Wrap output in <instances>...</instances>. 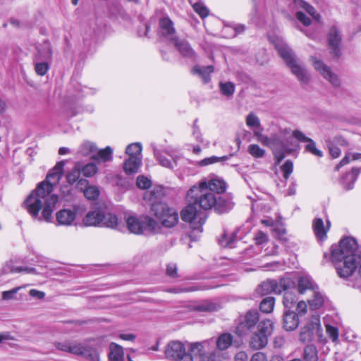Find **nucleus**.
I'll return each instance as SVG.
<instances>
[{
  "mask_svg": "<svg viewBox=\"0 0 361 361\" xmlns=\"http://www.w3.org/2000/svg\"><path fill=\"white\" fill-rule=\"evenodd\" d=\"M65 161L56 163L47 175L46 180L40 183L25 200L23 205L29 214L35 220L49 222L59 201L58 195L53 194L63 174Z\"/></svg>",
  "mask_w": 361,
  "mask_h": 361,
  "instance_id": "f257e3e1",
  "label": "nucleus"
},
{
  "mask_svg": "<svg viewBox=\"0 0 361 361\" xmlns=\"http://www.w3.org/2000/svg\"><path fill=\"white\" fill-rule=\"evenodd\" d=\"M326 332L328 333V334L329 335L333 341H336L338 339V333L336 328L328 325L326 326Z\"/></svg>",
  "mask_w": 361,
  "mask_h": 361,
  "instance_id": "774afa93",
  "label": "nucleus"
},
{
  "mask_svg": "<svg viewBox=\"0 0 361 361\" xmlns=\"http://www.w3.org/2000/svg\"><path fill=\"white\" fill-rule=\"evenodd\" d=\"M293 286L290 279H281L276 280H267L264 281L257 288V292L261 295H267L271 293L281 294L283 291L290 289Z\"/></svg>",
  "mask_w": 361,
  "mask_h": 361,
  "instance_id": "9b49d317",
  "label": "nucleus"
},
{
  "mask_svg": "<svg viewBox=\"0 0 361 361\" xmlns=\"http://www.w3.org/2000/svg\"><path fill=\"white\" fill-rule=\"evenodd\" d=\"M327 41L332 57L336 59H339L342 55V35L337 26L332 25L330 27L327 35Z\"/></svg>",
  "mask_w": 361,
  "mask_h": 361,
  "instance_id": "ddd939ff",
  "label": "nucleus"
},
{
  "mask_svg": "<svg viewBox=\"0 0 361 361\" xmlns=\"http://www.w3.org/2000/svg\"><path fill=\"white\" fill-rule=\"evenodd\" d=\"M97 150L96 145L90 141L84 142L80 147L79 152L84 156L94 154Z\"/></svg>",
  "mask_w": 361,
  "mask_h": 361,
  "instance_id": "a19ab883",
  "label": "nucleus"
},
{
  "mask_svg": "<svg viewBox=\"0 0 361 361\" xmlns=\"http://www.w3.org/2000/svg\"><path fill=\"white\" fill-rule=\"evenodd\" d=\"M84 195L88 200H96L99 195V190L96 186H88L84 190Z\"/></svg>",
  "mask_w": 361,
  "mask_h": 361,
  "instance_id": "3c124183",
  "label": "nucleus"
},
{
  "mask_svg": "<svg viewBox=\"0 0 361 361\" xmlns=\"http://www.w3.org/2000/svg\"><path fill=\"white\" fill-rule=\"evenodd\" d=\"M330 226L329 221H326V226H325L321 218H315L312 222V228L316 237L320 240L326 239V233L329 230Z\"/></svg>",
  "mask_w": 361,
  "mask_h": 361,
  "instance_id": "aec40b11",
  "label": "nucleus"
},
{
  "mask_svg": "<svg viewBox=\"0 0 361 361\" xmlns=\"http://www.w3.org/2000/svg\"><path fill=\"white\" fill-rule=\"evenodd\" d=\"M312 332L310 327L305 326L301 329L300 334V341L305 343L312 339Z\"/></svg>",
  "mask_w": 361,
  "mask_h": 361,
  "instance_id": "13d9d810",
  "label": "nucleus"
},
{
  "mask_svg": "<svg viewBox=\"0 0 361 361\" xmlns=\"http://www.w3.org/2000/svg\"><path fill=\"white\" fill-rule=\"evenodd\" d=\"M275 298L274 297H267L264 298L259 304V309L264 313H271L274 307Z\"/></svg>",
  "mask_w": 361,
  "mask_h": 361,
  "instance_id": "58836bf2",
  "label": "nucleus"
},
{
  "mask_svg": "<svg viewBox=\"0 0 361 361\" xmlns=\"http://www.w3.org/2000/svg\"><path fill=\"white\" fill-rule=\"evenodd\" d=\"M109 361H124V352L122 346L111 343L109 353Z\"/></svg>",
  "mask_w": 361,
  "mask_h": 361,
  "instance_id": "cd10ccee",
  "label": "nucleus"
},
{
  "mask_svg": "<svg viewBox=\"0 0 361 361\" xmlns=\"http://www.w3.org/2000/svg\"><path fill=\"white\" fill-rule=\"evenodd\" d=\"M142 146L140 143H132L127 146L126 153L128 155V157H141Z\"/></svg>",
  "mask_w": 361,
  "mask_h": 361,
  "instance_id": "79ce46f5",
  "label": "nucleus"
},
{
  "mask_svg": "<svg viewBox=\"0 0 361 361\" xmlns=\"http://www.w3.org/2000/svg\"><path fill=\"white\" fill-rule=\"evenodd\" d=\"M357 243L355 238L347 237L342 239L338 245L331 246L332 262L336 264L337 274L341 278H348L354 273L361 257L357 254Z\"/></svg>",
  "mask_w": 361,
  "mask_h": 361,
  "instance_id": "f03ea898",
  "label": "nucleus"
},
{
  "mask_svg": "<svg viewBox=\"0 0 361 361\" xmlns=\"http://www.w3.org/2000/svg\"><path fill=\"white\" fill-rule=\"evenodd\" d=\"M48 61H39L35 59V71L39 75H44L49 70Z\"/></svg>",
  "mask_w": 361,
  "mask_h": 361,
  "instance_id": "de8ad7c7",
  "label": "nucleus"
},
{
  "mask_svg": "<svg viewBox=\"0 0 361 361\" xmlns=\"http://www.w3.org/2000/svg\"><path fill=\"white\" fill-rule=\"evenodd\" d=\"M304 361H318V350L313 344H308L304 348L303 355Z\"/></svg>",
  "mask_w": 361,
  "mask_h": 361,
  "instance_id": "72a5a7b5",
  "label": "nucleus"
},
{
  "mask_svg": "<svg viewBox=\"0 0 361 361\" xmlns=\"http://www.w3.org/2000/svg\"><path fill=\"white\" fill-rule=\"evenodd\" d=\"M292 135L298 140L303 142H307L305 146V150L307 152L318 157H322L323 156L322 152L317 148L314 140L307 137L302 132L299 130H295L293 131Z\"/></svg>",
  "mask_w": 361,
  "mask_h": 361,
  "instance_id": "a211bd4d",
  "label": "nucleus"
},
{
  "mask_svg": "<svg viewBox=\"0 0 361 361\" xmlns=\"http://www.w3.org/2000/svg\"><path fill=\"white\" fill-rule=\"evenodd\" d=\"M80 171L81 173H82L84 176L92 177L97 173L98 168L95 164L90 163L85 165L82 169H80Z\"/></svg>",
  "mask_w": 361,
  "mask_h": 361,
  "instance_id": "49530a36",
  "label": "nucleus"
},
{
  "mask_svg": "<svg viewBox=\"0 0 361 361\" xmlns=\"http://www.w3.org/2000/svg\"><path fill=\"white\" fill-rule=\"evenodd\" d=\"M247 150L248 152L255 158L263 157L265 154V150L256 144L250 145Z\"/></svg>",
  "mask_w": 361,
  "mask_h": 361,
  "instance_id": "8fccbe9b",
  "label": "nucleus"
},
{
  "mask_svg": "<svg viewBox=\"0 0 361 361\" xmlns=\"http://www.w3.org/2000/svg\"><path fill=\"white\" fill-rule=\"evenodd\" d=\"M298 292L300 294H304L307 290L314 291L317 288L312 281V280L308 276H302L298 280Z\"/></svg>",
  "mask_w": 361,
  "mask_h": 361,
  "instance_id": "473e14b6",
  "label": "nucleus"
},
{
  "mask_svg": "<svg viewBox=\"0 0 361 361\" xmlns=\"http://www.w3.org/2000/svg\"><path fill=\"white\" fill-rule=\"evenodd\" d=\"M314 298L312 300H310L309 305L312 310H317L320 308L324 302V297L320 292L316 290V289L313 291Z\"/></svg>",
  "mask_w": 361,
  "mask_h": 361,
  "instance_id": "ea45409f",
  "label": "nucleus"
},
{
  "mask_svg": "<svg viewBox=\"0 0 361 361\" xmlns=\"http://www.w3.org/2000/svg\"><path fill=\"white\" fill-rule=\"evenodd\" d=\"M113 150L110 147L100 150H97L95 154L92 155V159L98 162H106L112 160Z\"/></svg>",
  "mask_w": 361,
  "mask_h": 361,
  "instance_id": "c756f323",
  "label": "nucleus"
},
{
  "mask_svg": "<svg viewBox=\"0 0 361 361\" xmlns=\"http://www.w3.org/2000/svg\"><path fill=\"white\" fill-rule=\"evenodd\" d=\"M154 155L155 158L157 159V160L159 161V163L162 166L169 168V169L173 168V165L172 162L169 159H167L166 157L163 156L160 151L154 149Z\"/></svg>",
  "mask_w": 361,
  "mask_h": 361,
  "instance_id": "a18cd8bd",
  "label": "nucleus"
},
{
  "mask_svg": "<svg viewBox=\"0 0 361 361\" xmlns=\"http://www.w3.org/2000/svg\"><path fill=\"white\" fill-rule=\"evenodd\" d=\"M21 288L22 287L19 286L9 290L3 291L1 293L2 299L4 300L16 299V294Z\"/></svg>",
  "mask_w": 361,
  "mask_h": 361,
  "instance_id": "5fc2aeb1",
  "label": "nucleus"
},
{
  "mask_svg": "<svg viewBox=\"0 0 361 361\" xmlns=\"http://www.w3.org/2000/svg\"><path fill=\"white\" fill-rule=\"evenodd\" d=\"M85 211L84 207L75 204L71 209H62L56 213L57 224L60 226H70L74 224L78 213Z\"/></svg>",
  "mask_w": 361,
  "mask_h": 361,
  "instance_id": "f8f14e48",
  "label": "nucleus"
},
{
  "mask_svg": "<svg viewBox=\"0 0 361 361\" xmlns=\"http://www.w3.org/2000/svg\"><path fill=\"white\" fill-rule=\"evenodd\" d=\"M273 42L281 57L290 68L291 73L300 82L307 83L310 80V75L307 69L298 62L292 49L281 38H276Z\"/></svg>",
  "mask_w": 361,
  "mask_h": 361,
  "instance_id": "20e7f679",
  "label": "nucleus"
},
{
  "mask_svg": "<svg viewBox=\"0 0 361 361\" xmlns=\"http://www.w3.org/2000/svg\"><path fill=\"white\" fill-rule=\"evenodd\" d=\"M159 29L161 36L170 43L177 37L173 23L168 16L159 19Z\"/></svg>",
  "mask_w": 361,
  "mask_h": 361,
  "instance_id": "dca6fc26",
  "label": "nucleus"
},
{
  "mask_svg": "<svg viewBox=\"0 0 361 361\" xmlns=\"http://www.w3.org/2000/svg\"><path fill=\"white\" fill-rule=\"evenodd\" d=\"M142 163V158L137 157H128L123 163V170L127 174H133L138 172Z\"/></svg>",
  "mask_w": 361,
  "mask_h": 361,
  "instance_id": "a878e982",
  "label": "nucleus"
},
{
  "mask_svg": "<svg viewBox=\"0 0 361 361\" xmlns=\"http://www.w3.org/2000/svg\"><path fill=\"white\" fill-rule=\"evenodd\" d=\"M71 342L72 341H61V342H55L54 343V346L59 350H61V351H63V352H66V353H69L71 345Z\"/></svg>",
  "mask_w": 361,
  "mask_h": 361,
  "instance_id": "680f3d73",
  "label": "nucleus"
},
{
  "mask_svg": "<svg viewBox=\"0 0 361 361\" xmlns=\"http://www.w3.org/2000/svg\"><path fill=\"white\" fill-rule=\"evenodd\" d=\"M295 16L298 21L302 23L305 26H309L311 24L310 18L301 11H298Z\"/></svg>",
  "mask_w": 361,
  "mask_h": 361,
  "instance_id": "338daca9",
  "label": "nucleus"
},
{
  "mask_svg": "<svg viewBox=\"0 0 361 361\" xmlns=\"http://www.w3.org/2000/svg\"><path fill=\"white\" fill-rule=\"evenodd\" d=\"M257 327V331L251 336L250 345L253 349L259 350L267 345L268 337L273 331L274 323L269 319H264L261 321Z\"/></svg>",
  "mask_w": 361,
  "mask_h": 361,
  "instance_id": "6e6552de",
  "label": "nucleus"
},
{
  "mask_svg": "<svg viewBox=\"0 0 361 361\" xmlns=\"http://www.w3.org/2000/svg\"><path fill=\"white\" fill-rule=\"evenodd\" d=\"M203 188L207 187L212 192L223 193L226 189L225 181L218 177L209 178L201 181L199 184Z\"/></svg>",
  "mask_w": 361,
  "mask_h": 361,
  "instance_id": "6ab92c4d",
  "label": "nucleus"
},
{
  "mask_svg": "<svg viewBox=\"0 0 361 361\" xmlns=\"http://www.w3.org/2000/svg\"><path fill=\"white\" fill-rule=\"evenodd\" d=\"M284 292L285 293L283 295V304L286 309L290 310L295 306L297 302V296L295 293L289 290V289L285 290Z\"/></svg>",
  "mask_w": 361,
  "mask_h": 361,
  "instance_id": "c9c22d12",
  "label": "nucleus"
},
{
  "mask_svg": "<svg viewBox=\"0 0 361 361\" xmlns=\"http://www.w3.org/2000/svg\"><path fill=\"white\" fill-rule=\"evenodd\" d=\"M281 169L283 173L284 178L286 180L288 179L293 170V164L292 161H286V162L281 166Z\"/></svg>",
  "mask_w": 361,
  "mask_h": 361,
  "instance_id": "6e6d98bb",
  "label": "nucleus"
},
{
  "mask_svg": "<svg viewBox=\"0 0 361 361\" xmlns=\"http://www.w3.org/2000/svg\"><path fill=\"white\" fill-rule=\"evenodd\" d=\"M360 173V168H353L351 172L347 173L342 180V185L347 190H351L353 188L354 183L356 181L357 176Z\"/></svg>",
  "mask_w": 361,
  "mask_h": 361,
  "instance_id": "bb28decb",
  "label": "nucleus"
},
{
  "mask_svg": "<svg viewBox=\"0 0 361 361\" xmlns=\"http://www.w3.org/2000/svg\"><path fill=\"white\" fill-rule=\"evenodd\" d=\"M137 186L141 189H147L151 187L152 181L144 176H139L137 178Z\"/></svg>",
  "mask_w": 361,
  "mask_h": 361,
  "instance_id": "4d7b16f0",
  "label": "nucleus"
},
{
  "mask_svg": "<svg viewBox=\"0 0 361 361\" xmlns=\"http://www.w3.org/2000/svg\"><path fill=\"white\" fill-rule=\"evenodd\" d=\"M69 353L82 356L92 361L99 360V355L95 349L75 341L71 342Z\"/></svg>",
  "mask_w": 361,
  "mask_h": 361,
  "instance_id": "2eb2a0df",
  "label": "nucleus"
},
{
  "mask_svg": "<svg viewBox=\"0 0 361 361\" xmlns=\"http://www.w3.org/2000/svg\"><path fill=\"white\" fill-rule=\"evenodd\" d=\"M80 167L79 164H76L70 171L67 172L66 176L67 182L70 185L75 183L80 178Z\"/></svg>",
  "mask_w": 361,
  "mask_h": 361,
  "instance_id": "e433bc0d",
  "label": "nucleus"
},
{
  "mask_svg": "<svg viewBox=\"0 0 361 361\" xmlns=\"http://www.w3.org/2000/svg\"><path fill=\"white\" fill-rule=\"evenodd\" d=\"M219 309L220 305L219 304L210 301H203L193 307L194 310L200 312H213Z\"/></svg>",
  "mask_w": 361,
  "mask_h": 361,
  "instance_id": "7c9ffc66",
  "label": "nucleus"
},
{
  "mask_svg": "<svg viewBox=\"0 0 361 361\" xmlns=\"http://www.w3.org/2000/svg\"><path fill=\"white\" fill-rule=\"evenodd\" d=\"M298 4L300 7L304 8L307 13H308L311 16H312L314 19L319 22L321 19V16L316 11V10L312 6L308 4L307 2L302 0H299Z\"/></svg>",
  "mask_w": 361,
  "mask_h": 361,
  "instance_id": "c03bdc74",
  "label": "nucleus"
},
{
  "mask_svg": "<svg viewBox=\"0 0 361 361\" xmlns=\"http://www.w3.org/2000/svg\"><path fill=\"white\" fill-rule=\"evenodd\" d=\"M213 71L214 67L212 66L202 67L195 66L192 71V73L199 75L202 78L204 83H207L210 80V74Z\"/></svg>",
  "mask_w": 361,
  "mask_h": 361,
  "instance_id": "2f4dec72",
  "label": "nucleus"
},
{
  "mask_svg": "<svg viewBox=\"0 0 361 361\" xmlns=\"http://www.w3.org/2000/svg\"><path fill=\"white\" fill-rule=\"evenodd\" d=\"M212 340H205L202 342H194L189 343V350L195 356L200 358L205 351L210 350L213 345Z\"/></svg>",
  "mask_w": 361,
  "mask_h": 361,
  "instance_id": "412c9836",
  "label": "nucleus"
},
{
  "mask_svg": "<svg viewBox=\"0 0 361 361\" xmlns=\"http://www.w3.org/2000/svg\"><path fill=\"white\" fill-rule=\"evenodd\" d=\"M327 146L329 150V153L332 158L336 159L341 155V152L338 146H336L334 143H332L330 141L328 142Z\"/></svg>",
  "mask_w": 361,
  "mask_h": 361,
  "instance_id": "69168bd1",
  "label": "nucleus"
},
{
  "mask_svg": "<svg viewBox=\"0 0 361 361\" xmlns=\"http://www.w3.org/2000/svg\"><path fill=\"white\" fill-rule=\"evenodd\" d=\"M217 353L213 348V346L208 351H205L204 354L199 358L200 361H217Z\"/></svg>",
  "mask_w": 361,
  "mask_h": 361,
  "instance_id": "864d4df0",
  "label": "nucleus"
},
{
  "mask_svg": "<svg viewBox=\"0 0 361 361\" xmlns=\"http://www.w3.org/2000/svg\"><path fill=\"white\" fill-rule=\"evenodd\" d=\"M144 231H147L152 233L159 232L161 226L152 217L148 216H143Z\"/></svg>",
  "mask_w": 361,
  "mask_h": 361,
  "instance_id": "f704fd0d",
  "label": "nucleus"
},
{
  "mask_svg": "<svg viewBox=\"0 0 361 361\" xmlns=\"http://www.w3.org/2000/svg\"><path fill=\"white\" fill-rule=\"evenodd\" d=\"M163 195L161 189H153L144 193L143 199L150 206L151 212L161 221L166 228L176 226L178 221V215L176 209L170 208L166 204L160 201Z\"/></svg>",
  "mask_w": 361,
  "mask_h": 361,
  "instance_id": "7ed1b4c3",
  "label": "nucleus"
},
{
  "mask_svg": "<svg viewBox=\"0 0 361 361\" xmlns=\"http://www.w3.org/2000/svg\"><path fill=\"white\" fill-rule=\"evenodd\" d=\"M259 322L258 311L248 310L237 319L234 332L238 336L243 337L251 333Z\"/></svg>",
  "mask_w": 361,
  "mask_h": 361,
  "instance_id": "0eeeda50",
  "label": "nucleus"
},
{
  "mask_svg": "<svg viewBox=\"0 0 361 361\" xmlns=\"http://www.w3.org/2000/svg\"><path fill=\"white\" fill-rule=\"evenodd\" d=\"M277 164H279L286 157V153H290L292 149L290 147L288 149H271Z\"/></svg>",
  "mask_w": 361,
  "mask_h": 361,
  "instance_id": "603ef678",
  "label": "nucleus"
},
{
  "mask_svg": "<svg viewBox=\"0 0 361 361\" xmlns=\"http://www.w3.org/2000/svg\"><path fill=\"white\" fill-rule=\"evenodd\" d=\"M188 202V205L181 211V219L185 222H189L192 229H199L204 224L206 215L195 203L190 201Z\"/></svg>",
  "mask_w": 361,
  "mask_h": 361,
  "instance_id": "1a4fd4ad",
  "label": "nucleus"
},
{
  "mask_svg": "<svg viewBox=\"0 0 361 361\" xmlns=\"http://www.w3.org/2000/svg\"><path fill=\"white\" fill-rule=\"evenodd\" d=\"M187 200L195 203L200 209H212L216 203V196L207 187L194 185L187 192Z\"/></svg>",
  "mask_w": 361,
  "mask_h": 361,
  "instance_id": "39448f33",
  "label": "nucleus"
},
{
  "mask_svg": "<svg viewBox=\"0 0 361 361\" xmlns=\"http://www.w3.org/2000/svg\"><path fill=\"white\" fill-rule=\"evenodd\" d=\"M219 88L221 94L228 97H231L235 92V85L232 82H221Z\"/></svg>",
  "mask_w": 361,
  "mask_h": 361,
  "instance_id": "37998d69",
  "label": "nucleus"
},
{
  "mask_svg": "<svg viewBox=\"0 0 361 361\" xmlns=\"http://www.w3.org/2000/svg\"><path fill=\"white\" fill-rule=\"evenodd\" d=\"M254 240H255L256 245H262L268 241V236L263 231H258L255 234V235L254 237Z\"/></svg>",
  "mask_w": 361,
  "mask_h": 361,
  "instance_id": "0e129e2a",
  "label": "nucleus"
},
{
  "mask_svg": "<svg viewBox=\"0 0 361 361\" xmlns=\"http://www.w3.org/2000/svg\"><path fill=\"white\" fill-rule=\"evenodd\" d=\"M82 223L86 226H104L110 228H117L118 226L116 215L101 209L89 212L84 217Z\"/></svg>",
  "mask_w": 361,
  "mask_h": 361,
  "instance_id": "423d86ee",
  "label": "nucleus"
},
{
  "mask_svg": "<svg viewBox=\"0 0 361 361\" xmlns=\"http://www.w3.org/2000/svg\"><path fill=\"white\" fill-rule=\"evenodd\" d=\"M228 157L226 156L221 157L213 156V157L205 158V159H202L200 162V166H207V165H209V164L218 162L221 160L228 159Z\"/></svg>",
  "mask_w": 361,
  "mask_h": 361,
  "instance_id": "bf43d9fd",
  "label": "nucleus"
},
{
  "mask_svg": "<svg viewBox=\"0 0 361 361\" xmlns=\"http://www.w3.org/2000/svg\"><path fill=\"white\" fill-rule=\"evenodd\" d=\"M233 336L230 333L221 334L216 341V348L221 351L228 349L231 346Z\"/></svg>",
  "mask_w": 361,
  "mask_h": 361,
  "instance_id": "c85d7f7f",
  "label": "nucleus"
},
{
  "mask_svg": "<svg viewBox=\"0 0 361 361\" xmlns=\"http://www.w3.org/2000/svg\"><path fill=\"white\" fill-rule=\"evenodd\" d=\"M126 224L130 233L134 234H142L144 233L143 216L141 219L134 216H128L126 219Z\"/></svg>",
  "mask_w": 361,
  "mask_h": 361,
  "instance_id": "b1692460",
  "label": "nucleus"
},
{
  "mask_svg": "<svg viewBox=\"0 0 361 361\" xmlns=\"http://www.w3.org/2000/svg\"><path fill=\"white\" fill-rule=\"evenodd\" d=\"M290 133V130L285 128L281 129L279 133L272 134L271 149H288V147H290L288 137Z\"/></svg>",
  "mask_w": 361,
  "mask_h": 361,
  "instance_id": "f3484780",
  "label": "nucleus"
},
{
  "mask_svg": "<svg viewBox=\"0 0 361 361\" xmlns=\"http://www.w3.org/2000/svg\"><path fill=\"white\" fill-rule=\"evenodd\" d=\"M171 43L175 46L182 56L191 59L195 56V51L186 40L180 39L176 37V39Z\"/></svg>",
  "mask_w": 361,
  "mask_h": 361,
  "instance_id": "4be33fe9",
  "label": "nucleus"
},
{
  "mask_svg": "<svg viewBox=\"0 0 361 361\" xmlns=\"http://www.w3.org/2000/svg\"><path fill=\"white\" fill-rule=\"evenodd\" d=\"M311 61L316 71H317L322 77L329 81L334 87H338L341 85V80L338 76L333 72L331 67L325 64L322 60L312 56Z\"/></svg>",
  "mask_w": 361,
  "mask_h": 361,
  "instance_id": "4468645a",
  "label": "nucleus"
},
{
  "mask_svg": "<svg viewBox=\"0 0 361 361\" xmlns=\"http://www.w3.org/2000/svg\"><path fill=\"white\" fill-rule=\"evenodd\" d=\"M164 354L167 359L176 361H193L192 355L186 352L183 343L180 341H171L165 347Z\"/></svg>",
  "mask_w": 361,
  "mask_h": 361,
  "instance_id": "9d476101",
  "label": "nucleus"
},
{
  "mask_svg": "<svg viewBox=\"0 0 361 361\" xmlns=\"http://www.w3.org/2000/svg\"><path fill=\"white\" fill-rule=\"evenodd\" d=\"M246 124L249 127H259L260 121L256 115L251 113L246 118Z\"/></svg>",
  "mask_w": 361,
  "mask_h": 361,
  "instance_id": "052dcab7",
  "label": "nucleus"
},
{
  "mask_svg": "<svg viewBox=\"0 0 361 361\" xmlns=\"http://www.w3.org/2000/svg\"><path fill=\"white\" fill-rule=\"evenodd\" d=\"M235 239V233H232L231 235L224 233L219 239V244L223 247L232 248Z\"/></svg>",
  "mask_w": 361,
  "mask_h": 361,
  "instance_id": "09e8293b",
  "label": "nucleus"
},
{
  "mask_svg": "<svg viewBox=\"0 0 361 361\" xmlns=\"http://www.w3.org/2000/svg\"><path fill=\"white\" fill-rule=\"evenodd\" d=\"M213 208L219 213H225L231 209L232 204L229 201L219 197H216V203Z\"/></svg>",
  "mask_w": 361,
  "mask_h": 361,
  "instance_id": "4c0bfd02",
  "label": "nucleus"
},
{
  "mask_svg": "<svg viewBox=\"0 0 361 361\" xmlns=\"http://www.w3.org/2000/svg\"><path fill=\"white\" fill-rule=\"evenodd\" d=\"M193 8L202 18H205L209 14L208 9L201 3L195 4Z\"/></svg>",
  "mask_w": 361,
  "mask_h": 361,
  "instance_id": "e2e57ef3",
  "label": "nucleus"
},
{
  "mask_svg": "<svg viewBox=\"0 0 361 361\" xmlns=\"http://www.w3.org/2000/svg\"><path fill=\"white\" fill-rule=\"evenodd\" d=\"M299 324L298 315L293 311L286 310L283 314V327L286 331L295 330Z\"/></svg>",
  "mask_w": 361,
  "mask_h": 361,
  "instance_id": "393cba45",
  "label": "nucleus"
},
{
  "mask_svg": "<svg viewBox=\"0 0 361 361\" xmlns=\"http://www.w3.org/2000/svg\"><path fill=\"white\" fill-rule=\"evenodd\" d=\"M37 52L35 56L36 60L49 61L51 59L52 51L49 41H44L37 47Z\"/></svg>",
  "mask_w": 361,
  "mask_h": 361,
  "instance_id": "5701e85b",
  "label": "nucleus"
}]
</instances>
